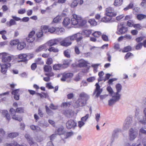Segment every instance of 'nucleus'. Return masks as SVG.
<instances>
[{
  "mask_svg": "<svg viewBox=\"0 0 146 146\" xmlns=\"http://www.w3.org/2000/svg\"><path fill=\"white\" fill-rule=\"evenodd\" d=\"M80 98L76 101L74 104V107L78 108L79 107L85 106L86 104V102L89 98L88 95L84 92L81 93L79 96Z\"/></svg>",
  "mask_w": 146,
  "mask_h": 146,
  "instance_id": "nucleus-1",
  "label": "nucleus"
},
{
  "mask_svg": "<svg viewBox=\"0 0 146 146\" xmlns=\"http://www.w3.org/2000/svg\"><path fill=\"white\" fill-rule=\"evenodd\" d=\"M72 24L76 25H78L80 26L84 25L86 23V21L80 17L76 14H73L71 19Z\"/></svg>",
  "mask_w": 146,
  "mask_h": 146,
  "instance_id": "nucleus-2",
  "label": "nucleus"
},
{
  "mask_svg": "<svg viewBox=\"0 0 146 146\" xmlns=\"http://www.w3.org/2000/svg\"><path fill=\"white\" fill-rule=\"evenodd\" d=\"M143 113L145 117L140 112L138 108H137L135 112V116L139 122L142 124H146V108L144 109Z\"/></svg>",
  "mask_w": 146,
  "mask_h": 146,
  "instance_id": "nucleus-3",
  "label": "nucleus"
},
{
  "mask_svg": "<svg viewBox=\"0 0 146 146\" xmlns=\"http://www.w3.org/2000/svg\"><path fill=\"white\" fill-rule=\"evenodd\" d=\"M0 58H1L2 62L4 63H9L13 58V56L9 55L5 52L0 53Z\"/></svg>",
  "mask_w": 146,
  "mask_h": 146,
  "instance_id": "nucleus-4",
  "label": "nucleus"
},
{
  "mask_svg": "<svg viewBox=\"0 0 146 146\" xmlns=\"http://www.w3.org/2000/svg\"><path fill=\"white\" fill-rule=\"evenodd\" d=\"M127 31V28L124 26L123 22L118 24L117 28V34L119 35L123 34L126 33Z\"/></svg>",
  "mask_w": 146,
  "mask_h": 146,
  "instance_id": "nucleus-5",
  "label": "nucleus"
},
{
  "mask_svg": "<svg viewBox=\"0 0 146 146\" xmlns=\"http://www.w3.org/2000/svg\"><path fill=\"white\" fill-rule=\"evenodd\" d=\"M137 135L138 131L137 129L131 128L129 132V139L131 141H133L137 137Z\"/></svg>",
  "mask_w": 146,
  "mask_h": 146,
  "instance_id": "nucleus-6",
  "label": "nucleus"
},
{
  "mask_svg": "<svg viewBox=\"0 0 146 146\" xmlns=\"http://www.w3.org/2000/svg\"><path fill=\"white\" fill-rule=\"evenodd\" d=\"M132 123V118L130 117H127L124 122L123 129L124 130L128 129L131 125Z\"/></svg>",
  "mask_w": 146,
  "mask_h": 146,
  "instance_id": "nucleus-7",
  "label": "nucleus"
},
{
  "mask_svg": "<svg viewBox=\"0 0 146 146\" xmlns=\"http://www.w3.org/2000/svg\"><path fill=\"white\" fill-rule=\"evenodd\" d=\"M121 129L119 128L115 129L113 132L112 136L111 138V142L112 143L115 139L118 138L119 132H121Z\"/></svg>",
  "mask_w": 146,
  "mask_h": 146,
  "instance_id": "nucleus-8",
  "label": "nucleus"
},
{
  "mask_svg": "<svg viewBox=\"0 0 146 146\" xmlns=\"http://www.w3.org/2000/svg\"><path fill=\"white\" fill-rule=\"evenodd\" d=\"M112 96V98L108 101V105L110 106H112L117 102L118 101L120 98V97L114 94Z\"/></svg>",
  "mask_w": 146,
  "mask_h": 146,
  "instance_id": "nucleus-9",
  "label": "nucleus"
},
{
  "mask_svg": "<svg viewBox=\"0 0 146 146\" xmlns=\"http://www.w3.org/2000/svg\"><path fill=\"white\" fill-rule=\"evenodd\" d=\"M106 14L107 16L111 17L115 16L116 15V13L114 12L113 9L110 7L106 8Z\"/></svg>",
  "mask_w": 146,
  "mask_h": 146,
  "instance_id": "nucleus-10",
  "label": "nucleus"
},
{
  "mask_svg": "<svg viewBox=\"0 0 146 146\" xmlns=\"http://www.w3.org/2000/svg\"><path fill=\"white\" fill-rule=\"evenodd\" d=\"M66 125L67 128L68 129H74L77 125V123L73 120L70 119L67 122Z\"/></svg>",
  "mask_w": 146,
  "mask_h": 146,
  "instance_id": "nucleus-11",
  "label": "nucleus"
},
{
  "mask_svg": "<svg viewBox=\"0 0 146 146\" xmlns=\"http://www.w3.org/2000/svg\"><path fill=\"white\" fill-rule=\"evenodd\" d=\"M61 45L64 46H68L71 45L72 42L68 37H66L63 39L60 42Z\"/></svg>",
  "mask_w": 146,
  "mask_h": 146,
  "instance_id": "nucleus-12",
  "label": "nucleus"
},
{
  "mask_svg": "<svg viewBox=\"0 0 146 146\" xmlns=\"http://www.w3.org/2000/svg\"><path fill=\"white\" fill-rule=\"evenodd\" d=\"M73 76V74L72 73L65 72L63 74L61 80L62 81H65L67 79L72 78Z\"/></svg>",
  "mask_w": 146,
  "mask_h": 146,
  "instance_id": "nucleus-13",
  "label": "nucleus"
},
{
  "mask_svg": "<svg viewBox=\"0 0 146 146\" xmlns=\"http://www.w3.org/2000/svg\"><path fill=\"white\" fill-rule=\"evenodd\" d=\"M1 72L3 74H5L9 68L11 66L10 63H7L5 64L1 65Z\"/></svg>",
  "mask_w": 146,
  "mask_h": 146,
  "instance_id": "nucleus-14",
  "label": "nucleus"
},
{
  "mask_svg": "<svg viewBox=\"0 0 146 146\" xmlns=\"http://www.w3.org/2000/svg\"><path fill=\"white\" fill-rule=\"evenodd\" d=\"M35 32L34 31H32L29 33L28 36L26 38V40L29 42H32L35 40Z\"/></svg>",
  "mask_w": 146,
  "mask_h": 146,
  "instance_id": "nucleus-15",
  "label": "nucleus"
},
{
  "mask_svg": "<svg viewBox=\"0 0 146 146\" xmlns=\"http://www.w3.org/2000/svg\"><path fill=\"white\" fill-rule=\"evenodd\" d=\"M95 86H96V88L94 92V94L96 93V96L97 98H98L102 92V89L100 88V86L98 83H97L96 84Z\"/></svg>",
  "mask_w": 146,
  "mask_h": 146,
  "instance_id": "nucleus-16",
  "label": "nucleus"
},
{
  "mask_svg": "<svg viewBox=\"0 0 146 146\" xmlns=\"http://www.w3.org/2000/svg\"><path fill=\"white\" fill-rule=\"evenodd\" d=\"M60 38L54 39L48 41L47 44H48V45L52 46L57 44L58 42L60 41Z\"/></svg>",
  "mask_w": 146,
  "mask_h": 146,
  "instance_id": "nucleus-17",
  "label": "nucleus"
},
{
  "mask_svg": "<svg viewBox=\"0 0 146 146\" xmlns=\"http://www.w3.org/2000/svg\"><path fill=\"white\" fill-rule=\"evenodd\" d=\"M122 86L120 84H117L115 86V88L117 90V92L114 93V94L121 97V95L119 94L120 92L122 89Z\"/></svg>",
  "mask_w": 146,
  "mask_h": 146,
  "instance_id": "nucleus-18",
  "label": "nucleus"
},
{
  "mask_svg": "<svg viewBox=\"0 0 146 146\" xmlns=\"http://www.w3.org/2000/svg\"><path fill=\"white\" fill-rule=\"evenodd\" d=\"M19 89L15 90L12 92V94L14 95V99L16 100H18L19 99Z\"/></svg>",
  "mask_w": 146,
  "mask_h": 146,
  "instance_id": "nucleus-19",
  "label": "nucleus"
},
{
  "mask_svg": "<svg viewBox=\"0 0 146 146\" xmlns=\"http://www.w3.org/2000/svg\"><path fill=\"white\" fill-rule=\"evenodd\" d=\"M19 58L21 59L19 61L21 62H26L27 61V55L26 54H19L18 56Z\"/></svg>",
  "mask_w": 146,
  "mask_h": 146,
  "instance_id": "nucleus-20",
  "label": "nucleus"
},
{
  "mask_svg": "<svg viewBox=\"0 0 146 146\" xmlns=\"http://www.w3.org/2000/svg\"><path fill=\"white\" fill-rule=\"evenodd\" d=\"M31 129L33 131H35L36 132H38L41 131V129L38 126L31 125L30 126Z\"/></svg>",
  "mask_w": 146,
  "mask_h": 146,
  "instance_id": "nucleus-21",
  "label": "nucleus"
},
{
  "mask_svg": "<svg viewBox=\"0 0 146 146\" xmlns=\"http://www.w3.org/2000/svg\"><path fill=\"white\" fill-rule=\"evenodd\" d=\"M26 43L24 42H22L18 43L17 48L19 50H21L23 49L26 46Z\"/></svg>",
  "mask_w": 146,
  "mask_h": 146,
  "instance_id": "nucleus-22",
  "label": "nucleus"
},
{
  "mask_svg": "<svg viewBox=\"0 0 146 146\" xmlns=\"http://www.w3.org/2000/svg\"><path fill=\"white\" fill-rule=\"evenodd\" d=\"M65 29L63 28L56 27L55 33L57 35H61L62 34V33H63Z\"/></svg>",
  "mask_w": 146,
  "mask_h": 146,
  "instance_id": "nucleus-23",
  "label": "nucleus"
},
{
  "mask_svg": "<svg viewBox=\"0 0 146 146\" xmlns=\"http://www.w3.org/2000/svg\"><path fill=\"white\" fill-rule=\"evenodd\" d=\"M63 130V127L62 126H61L58 129L56 130L55 132V133L56 135H61L63 134L64 133Z\"/></svg>",
  "mask_w": 146,
  "mask_h": 146,
  "instance_id": "nucleus-24",
  "label": "nucleus"
},
{
  "mask_svg": "<svg viewBox=\"0 0 146 146\" xmlns=\"http://www.w3.org/2000/svg\"><path fill=\"white\" fill-rule=\"evenodd\" d=\"M6 24V25L10 27L13 25H16V23L14 20L13 19H11L9 21H7V22Z\"/></svg>",
  "mask_w": 146,
  "mask_h": 146,
  "instance_id": "nucleus-25",
  "label": "nucleus"
},
{
  "mask_svg": "<svg viewBox=\"0 0 146 146\" xmlns=\"http://www.w3.org/2000/svg\"><path fill=\"white\" fill-rule=\"evenodd\" d=\"M70 23V20L68 18H65L62 23L63 26L64 27H66Z\"/></svg>",
  "mask_w": 146,
  "mask_h": 146,
  "instance_id": "nucleus-26",
  "label": "nucleus"
},
{
  "mask_svg": "<svg viewBox=\"0 0 146 146\" xmlns=\"http://www.w3.org/2000/svg\"><path fill=\"white\" fill-rule=\"evenodd\" d=\"M111 19V17L107 16L102 18L101 20V21L102 22L106 23L110 22Z\"/></svg>",
  "mask_w": 146,
  "mask_h": 146,
  "instance_id": "nucleus-27",
  "label": "nucleus"
},
{
  "mask_svg": "<svg viewBox=\"0 0 146 146\" xmlns=\"http://www.w3.org/2000/svg\"><path fill=\"white\" fill-rule=\"evenodd\" d=\"M47 44H44L40 46L36 50V52H39L42 50L43 49L46 48V45Z\"/></svg>",
  "mask_w": 146,
  "mask_h": 146,
  "instance_id": "nucleus-28",
  "label": "nucleus"
},
{
  "mask_svg": "<svg viewBox=\"0 0 146 146\" xmlns=\"http://www.w3.org/2000/svg\"><path fill=\"white\" fill-rule=\"evenodd\" d=\"M123 2V0H115L113 3L115 6H119L121 5Z\"/></svg>",
  "mask_w": 146,
  "mask_h": 146,
  "instance_id": "nucleus-29",
  "label": "nucleus"
},
{
  "mask_svg": "<svg viewBox=\"0 0 146 146\" xmlns=\"http://www.w3.org/2000/svg\"><path fill=\"white\" fill-rule=\"evenodd\" d=\"M2 114L5 115L6 119L8 120H9L10 119V115L8 113V112L7 111L4 110L2 111Z\"/></svg>",
  "mask_w": 146,
  "mask_h": 146,
  "instance_id": "nucleus-30",
  "label": "nucleus"
},
{
  "mask_svg": "<svg viewBox=\"0 0 146 146\" xmlns=\"http://www.w3.org/2000/svg\"><path fill=\"white\" fill-rule=\"evenodd\" d=\"M52 69V67L49 65H45L44 67V70L45 72H46L50 71Z\"/></svg>",
  "mask_w": 146,
  "mask_h": 146,
  "instance_id": "nucleus-31",
  "label": "nucleus"
},
{
  "mask_svg": "<svg viewBox=\"0 0 146 146\" xmlns=\"http://www.w3.org/2000/svg\"><path fill=\"white\" fill-rule=\"evenodd\" d=\"M78 66L80 67H84L86 66V62L82 60H80L79 63L78 64Z\"/></svg>",
  "mask_w": 146,
  "mask_h": 146,
  "instance_id": "nucleus-32",
  "label": "nucleus"
},
{
  "mask_svg": "<svg viewBox=\"0 0 146 146\" xmlns=\"http://www.w3.org/2000/svg\"><path fill=\"white\" fill-rule=\"evenodd\" d=\"M79 35H80V33H78L77 34L68 37L71 41L72 40H73L75 39H76V38L77 37V36H79Z\"/></svg>",
  "mask_w": 146,
  "mask_h": 146,
  "instance_id": "nucleus-33",
  "label": "nucleus"
},
{
  "mask_svg": "<svg viewBox=\"0 0 146 146\" xmlns=\"http://www.w3.org/2000/svg\"><path fill=\"white\" fill-rule=\"evenodd\" d=\"M146 17V15L142 14H138L137 16V19L139 21L145 19Z\"/></svg>",
  "mask_w": 146,
  "mask_h": 146,
  "instance_id": "nucleus-34",
  "label": "nucleus"
},
{
  "mask_svg": "<svg viewBox=\"0 0 146 146\" xmlns=\"http://www.w3.org/2000/svg\"><path fill=\"white\" fill-rule=\"evenodd\" d=\"M18 135L19 133H12L9 134L8 136L10 138H13L16 137Z\"/></svg>",
  "mask_w": 146,
  "mask_h": 146,
  "instance_id": "nucleus-35",
  "label": "nucleus"
},
{
  "mask_svg": "<svg viewBox=\"0 0 146 146\" xmlns=\"http://www.w3.org/2000/svg\"><path fill=\"white\" fill-rule=\"evenodd\" d=\"M61 19L62 17L61 16L58 15L54 19L53 22L55 23H57L59 22Z\"/></svg>",
  "mask_w": 146,
  "mask_h": 146,
  "instance_id": "nucleus-36",
  "label": "nucleus"
},
{
  "mask_svg": "<svg viewBox=\"0 0 146 146\" xmlns=\"http://www.w3.org/2000/svg\"><path fill=\"white\" fill-rule=\"evenodd\" d=\"M107 90L111 96H112L113 95L114 93H113V91L112 88L110 86H109L107 87Z\"/></svg>",
  "mask_w": 146,
  "mask_h": 146,
  "instance_id": "nucleus-37",
  "label": "nucleus"
},
{
  "mask_svg": "<svg viewBox=\"0 0 146 146\" xmlns=\"http://www.w3.org/2000/svg\"><path fill=\"white\" fill-rule=\"evenodd\" d=\"M73 134V133L72 132H70L66 133L65 135H64V138L65 139L68 138L70 137Z\"/></svg>",
  "mask_w": 146,
  "mask_h": 146,
  "instance_id": "nucleus-38",
  "label": "nucleus"
},
{
  "mask_svg": "<svg viewBox=\"0 0 146 146\" xmlns=\"http://www.w3.org/2000/svg\"><path fill=\"white\" fill-rule=\"evenodd\" d=\"M134 22L133 20H129L127 22V25L129 27H133Z\"/></svg>",
  "mask_w": 146,
  "mask_h": 146,
  "instance_id": "nucleus-39",
  "label": "nucleus"
},
{
  "mask_svg": "<svg viewBox=\"0 0 146 146\" xmlns=\"http://www.w3.org/2000/svg\"><path fill=\"white\" fill-rule=\"evenodd\" d=\"M48 27L46 26H43L41 27V31L43 33H45L48 31Z\"/></svg>",
  "mask_w": 146,
  "mask_h": 146,
  "instance_id": "nucleus-40",
  "label": "nucleus"
},
{
  "mask_svg": "<svg viewBox=\"0 0 146 146\" xmlns=\"http://www.w3.org/2000/svg\"><path fill=\"white\" fill-rule=\"evenodd\" d=\"M70 50H67L64 51V53L65 56L69 58L70 57Z\"/></svg>",
  "mask_w": 146,
  "mask_h": 146,
  "instance_id": "nucleus-41",
  "label": "nucleus"
},
{
  "mask_svg": "<svg viewBox=\"0 0 146 146\" xmlns=\"http://www.w3.org/2000/svg\"><path fill=\"white\" fill-rule=\"evenodd\" d=\"M88 22L92 25L93 26L96 25L97 23L94 19H90L88 21Z\"/></svg>",
  "mask_w": 146,
  "mask_h": 146,
  "instance_id": "nucleus-42",
  "label": "nucleus"
},
{
  "mask_svg": "<svg viewBox=\"0 0 146 146\" xmlns=\"http://www.w3.org/2000/svg\"><path fill=\"white\" fill-rule=\"evenodd\" d=\"M36 140L38 142H40L43 140V137L42 135H38L36 136L35 138Z\"/></svg>",
  "mask_w": 146,
  "mask_h": 146,
  "instance_id": "nucleus-43",
  "label": "nucleus"
},
{
  "mask_svg": "<svg viewBox=\"0 0 146 146\" xmlns=\"http://www.w3.org/2000/svg\"><path fill=\"white\" fill-rule=\"evenodd\" d=\"M61 67V65L58 64L54 65L53 66V68L54 70H60Z\"/></svg>",
  "mask_w": 146,
  "mask_h": 146,
  "instance_id": "nucleus-44",
  "label": "nucleus"
},
{
  "mask_svg": "<svg viewBox=\"0 0 146 146\" xmlns=\"http://www.w3.org/2000/svg\"><path fill=\"white\" fill-rule=\"evenodd\" d=\"M19 42V40L18 39L13 40L10 42V44L11 45H15L18 44Z\"/></svg>",
  "mask_w": 146,
  "mask_h": 146,
  "instance_id": "nucleus-45",
  "label": "nucleus"
},
{
  "mask_svg": "<svg viewBox=\"0 0 146 146\" xmlns=\"http://www.w3.org/2000/svg\"><path fill=\"white\" fill-rule=\"evenodd\" d=\"M131 47L130 46H128L125 47L123 50H122L123 52H127L131 50Z\"/></svg>",
  "mask_w": 146,
  "mask_h": 146,
  "instance_id": "nucleus-46",
  "label": "nucleus"
},
{
  "mask_svg": "<svg viewBox=\"0 0 146 146\" xmlns=\"http://www.w3.org/2000/svg\"><path fill=\"white\" fill-rule=\"evenodd\" d=\"M48 50L50 52H57L58 51V49L55 48L53 47H51L49 48L48 49Z\"/></svg>",
  "mask_w": 146,
  "mask_h": 146,
  "instance_id": "nucleus-47",
  "label": "nucleus"
},
{
  "mask_svg": "<svg viewBox=\"0 0 146 146\" xmlns=\"http://www.w3.org/2000/svg\"><path fill=\"white\" fill-rule=\"evenodd\" d=\"M101 34L100 31H95L92 34V35L96 37H99Z\"/></svg>",
  "mask_w": 146,
  "mask_h": 146,
  "instance_id": "nucleus-48",
  "label": "nucleus"
},
{
  "mask_svg": "<svg viewBox=\"0 0 146 146\" xmlns=\"http://www.w3.org/2000/svg\"><path fill=\"white\" fill-rule=\"evenodd\" d=\"M78 4V2L77 0H74L72 2L71 5L72 7H76Z\"/></svg>",
  "mask_w": 146,
  "mask_h": 146,
  "instance_id": "nucleus-49",
  "label": "nucleus"
},
{
  "mask_svg": "<svg viewBox=\"0 0 146 146\" xmlns=\"http://www.w3.org/2000/svg\"><path fill=\"white\" fill-rule=\"evenodd\" d=\"M12 118L13 119L18 120L19 121H21L22 120L20 116H16L15 115H13Z\"/></svg>",
  "mask_w": 146,
  "mask_h": 146,
  "instance_id": "nucleus-50",
  "label": "nucleus"
},
{
  "mask_svg": "<svg viewBox=\"0 0 146 146\" xmlns=\"http://www.w3.org/2000/svg\"><path fill=\"white\" fill-rule=\"evenodd\" d=\"M100 118V113H97L95 114V119L97 121L96 123H98Z\"/></svg>",
  "mask_w": 146,
  "mask_h": 146,
  "instance_id": "nucleus-51",
  "label": "nucleus"
},
{
  "mask_svg": "<svg viewBox=\"0 0 146 146\" xmlns=\"http://www.w3.org/2000/svg\"><path fill=\"white\" fill-rule=\"evenodd\" d=\"M26 138L27 139L29 143L31 141L30 140L32 141V139L31 138L30 135L28 134H26L25 135V136Z\"/></svg>",
  "mask_w": 146,
  "mask_h": 146,
  "instance_id": "nucleus-52",
  "label": "nucleus"
},
{
  "mask_svg": "<svg viewBox=\"0 0 146 146\" xmlns=\"http://www.w3.org/2000/svg\"><path fill=\"white\" fill-rule=\"evenodd\" d=\"M88 117L89 114H87L85 116L82 117L81 118V121H83L85 123V122L86 121V120L88 118Z\"/></svg>",
  "mask_w": 146,
  "mask_h": 146,
  "instance_id": "nucleus-53",
  "label": "nucleus"
},
{
  "mask_svg": "<svg viewBox=\"0 0 146 146\" xmlns=\"http://www.w3.org/2000/svg\"><path fill=\"white\" fill-rule=\"evenodd\" d=\"M23 110L24 109L23 108H18L16 109V112L19 113H23Z\"/></svg>",
  "mask_w": 146,
  "mask_h": 146,
  "instance_id": "nucleus-54",
  "label": "nucleus"
},
{
  "mask_svg": "<svg viewBox=\"0 0 146 146\" xmlns=\"http://www.w3.org/2000/svg\"><path fill=\"white\" fill-rule=\"evenodd\" d=\"M79 35L80 36H77V37L76 38V41L78 42H81V41L83 38L81 34L80 33V35Z\"/></svg>",
  "mask_w": 146,
  "mask_h": 146,
  "instance_id": "nucleus-55",
  "label": "nucleus"
},
{
  "mask_svg": "<svg viewBox=\"0 0 146 146\" xmlns=\"http://www.w3.org/2000/svg\"><path fill=\"white\" fill-rule=\"evenodd\" d=\"M56 27L54 28V27H52L48 29V32L51 33H55V31Z\"/></svg>",
  "mask_w": 146,
  "mask_h": 146,
  "instance_id": "nucleus-56",
  "label": "nucleus"
},
{
  "mask_svg": "<svg viewBox=\"0 0 146 146\" xmlns=\"http://www.w3.org/2000/svg\"><path fill=\"white\" fill-rule=\"evenodd\" d=\"M26 11L25 9H19L18 11V13L20 14H23L26 12Z\"/></svg>",
  "mask_w": 146,
  "mask_h": 146,
  "instance_id": "nucleus-57",
  "label": "nucleus"
},
{
  "mask_svg": "<svg viewBox=\"0 0 146 146\" xmlns=\"http://www.w3.org/2000/svg\"><path fill=\"white\" fill-rule=\"evenodd\" d=\"M133 6V4L132 3H130L124 9V10L126 11L129 9L132 8Z\"/></svg>",
  "mask_w": 146,
  "mask_h": 146,
  "instance_id": "nucleus-58",
  "label": "nucleus"
},
{
  "mask_svg": "<svg viewBox=\"0 0 146 146\" xmlns=\"http://www.w3.org/2000/svg\"><path fill=\"white\" fill-rule=\"evenodd\" d=\"M43 32L41 31L37 33L36 35L38 38H40L43 35Z\"/></svg>",
  "mask_w": 146,
  "mask_h": 146,
  "instance_id": "nucleus-59",
  "label": "nucleus"
},
{
  "mask_svg": "<svg viewBox=\"0 0 146 146\" xmlns=\"http://www.w3.org/2000/svg\"><path fill=\"white\" fill-rule=\"evenodd\" d=\"M12 144V146H27L25 145H19L18 144L17 142L14 141L13 143H11Z\"/></svg>",
  "mask_w": 146,
  "mask_h": 146,
  "instance_id": "nucleus-60",
  "label": "nucleus"
},
{
  "mask_svg": "<svg viewBox=\"0 0 146 146\" xmlns=\"http://www.w3.org/2000/svg\"><path fill=\"white\" fill-rule=\"evenodd\" d=\"M53 62V60L52 58H49L47 59L46 64L48 65H50Z\"/></svg>",
  "mask_w": 146,
  "mask_h": 146,
  "instance_id": "nucleus-61",
  "label": "nucleus"
},
{
  "mask_svg": "<svg viewBox=\"0 0 146 146\" xmlns=\"http://www.w3.org/2000/svg\"><path fill=\"white\" fill-rule=\"evenodd\" d=\"M102 37V39L104 41H107L108 40V36L105 35H103Z\"/></svg>",
  "mask_w": 146,
  "mask_h": 146,
  "instance_id": "nucleus-62",
  "label": "nucleus"
},
{
  "mask_svg": "<svg viewBox=\"0 0 146 146\" xmlns=\"http://www.w3.org/2000/svg\"><path fill=\"white\" fill-rule=\"evenodd\" d=\"M30 141H31V142L29 143L30 146H38L37 143L35 142H34L33 140H30Z\"/></svg>",
  "mask_w": 146,
  "mask_h": 146,
  "instance_id": "nucleus-63",
  "label": "nucleus"
},
{
  "mask_svg": "<svg viewBox=\"0 0 146 146\" xmlns=\"http://www.w3.org/2000/svg\"><path fill=\"white\" fill-rule=\"evenodd\" d=\"M140 145H141V144L140 143H139L137 145H136L135 143H133L132 144L131 146L129 143H127L125 144V146H139Z\"/></svg>",
  "mask_w": 146,
  "mask_h": 146,
  "instance_id": "nucleus-64",
  "label": "nucleus"
}]
</instances>
